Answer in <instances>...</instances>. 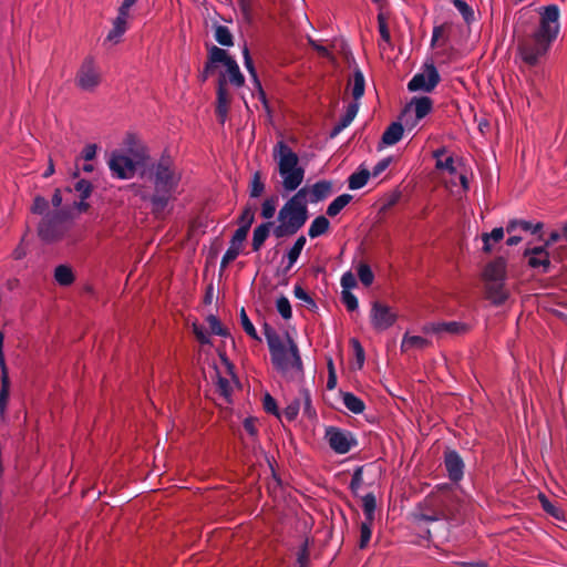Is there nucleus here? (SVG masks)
I'll list each match as a JSON object with an SVG mask.
<instances>
[{
    "label": "nucleus",
    "instance_id": "nucleus-8",
    "mask_svg": "<svg viewBox=\"0 0 567 567\" xmlns=\"http://www.w3.org/2000/svg\"><path fill=\"white\" fill-rule=\"evenodd\" d=\"M113 177L130 179L136 173L137 163L118 151H114L107 162Z\"/></svg>",
    "mask_w": 567,
    "mask_h": 567
},
{
    "label": "nucleus",
    "instance_id": "nucleus-31",
    "mask_svg": "<svg viewBox=\"0 0 567 567\" xmlns=\"http://www.w3.org/2000/svg\"><path fill=\"white\" fill-rule=\"evenodd\" d=\"M10 378L0 375V419L6 414L10 396Z\"/></svg>",
    "mask_w": 567,
    "mask_h": 567
},
{
    "label": "nucleus",
    "instance_id": "nucleus-30",
    "mask_svg": "<svg viewBox=\"0 0 567 567\" xmlns=\"http://www.w3.org/2000/svg\"><path fill=\"white\" fill-rule=\"evenodd\" d=\"M330 221L324 216L316 217L308 229V236L310 238H317L328 231Z\"/></svg>",
    "mask_w": 567,
    "mask_h": 567
},
{
    "label": "nucleus",
    "instance_id": "nucleus-10",
    "mask_svg": "<svg viewBox=\"0 0 567 567\" xmlns=\"http://www.w3.org/2000/svg\"><path fill=\"white\" fill-rule=\"evenodd\" d=\"M76 84L84 91H92L100 84V73L92 56L84 59L76 74Z\"/></svg>",
    "mask_w": 567,
    "mask_h": 567
},
{
    "label": "nucleus",
    "instance_id": "nucleus-42",
    "mask_svg": "<svg viewBox=\"0 0 567 567\" xmlns=\"http://www.w3.org/2000/svg\"><path fill=\"white\" fill-rule=\"evenodd\" d=\"M243 56H244V65H245L246 70L248 71L250 78L252 79L254 84L259 85L258 74H257L252 58L250 55V51L247 45H244V48H243Z\"/></svg>",
    "mask_w": 567,
    "mask_h": 567
},
{
    "label": "nucleus",
    "instance_id": "nucleus-51",
    "mask_svg": "<svg viewBox=\"0 0 567 567\" xmlns=\"http://www.w3.org/2000/svg\"><path fill=\"white\" fill-rule=\"evenodd\" d=\"M265 190V184L261 181V176L259 172H256L252 176L251 183H250V197L257 198L259 197Z\"/></svg>",
    "mask_w": 567,
    "mask_h": 567
},
{
    "label": "nucleus",
    "instance_id": "nucleus-14",
    "mask_svg": "<svg viewBox=\"0 0 567 567\" xmlns=\"http://www.w3.org/2000/svg\"><path fill=\"white\" fill-rule=\"evenodd\" d=\"M471 330V326L465 322H458V321H449V322H431L426 323L423 327L424 333H433V334H442V333H450V334H465Z\"/></svg>",
    "mask_w": 567,
    "mask_h": 567
},
{
    "label": "nucleus",
    "instance_id": "nucleus-19",
    "mask_svg": "<svg viewBox=\"0 0 567 567\" xmlns=\"http://www.w3.org/2000/svg\"><path fill=\"white\" fill-rule=\"evenodd\" d=\"M485 298L494 306H502L509 297L505 281H485Z\"/></svg>",
    "mask_w": 567,
    "mask_h": 567
},
{
    "label": "nucleus",
    "instance_id": "nucleus-7",
    "mask_svg": "<svg viewBox=\"0 0 567 567\" xmlns=\"http://www.w3.org/2000/svg\"><path fill=\"white\" fill-rule=\"evenodd\" d=\"M70 218V212L66 209L44 214L37 227L39 238L45 244L61 240L68 231Z\"/></svg>",
    "mask_w": 567,
    "mask_h": 567
},
{
    "label": "nucleus",
    "instance_id": "nucleus-35",
    "mask_svg": "<svg viewBox=\"0 0 567 567\" xmlns=\"http://www.w3.org/2000/svg\"><path fill=\"white\" fill-rule=\"evenodd\" d=\"M430 346V341L420 336H408L405 334L401 344V350L408 351L411 348L423 349Z\"/></svg>",
    "mask_w": 567,
    "mask_h": 567
},
{
    "label": "nucleus",
    "instance_id": "nucleus-36",
    "mask_svg": "<svg viewBox=\"0 0 567 567\" xmlns=\"http://www.w3.org/2000/svg\"><path fill=\"white\" fill-rule=\"evenodd\" d=\"M357 278L364 287H370L373 284L374 274L368 264L360 262L357 266Z\"/></svg>",
    "mask_w": 567,
    "mask_h": 567
},
{
    "label": "nucleus",
    "instance_id": "nucleus-54",
    "mask_svg": "<svg viewBox=\"0 0 567 567\" xmlns=\"http://www.w3.org/2000/svg\"><path fill=\"white\" fill-rule=\"evenodd\" d=\"M301 399L303 400V413L312 419L317 415L316 410L312 408L311 404V396L310 392L307 389H301L300 391Z\"/></svg>",
    "mask_w": 567,
    "mask_h": 567
},
{
    "label": "nucleus",
    "instance_id": "nucleus-13",
    "mask_svg": "<svg viewBox=\"0 0 567 567\" xmlns=\"http://www.w3.org/2000/svg\"><path fill=\"white\" fill-rule=\"evenodd\" d=\"M444 466L452 483H458L464 475V462L461 455L451 449L444 451Z\"/></svg>",
    "mask_w": 567,
    "mask_h": 567
},
{
    "label": "nucleus",
    "instance_id": "nucleus-56",
    "mask_svg": "<svg viewBox=\"0 0 567 567\" xmlns=\"http://www.w3.org/2000/svg\"><path fill=\"white\" fill-rule=\"evenodd\" d=\"M262 406L267 413H270L276 416H280V413H279V410L277 406V402L269 393L265 394L264 400H262Z\"/></svg>",
    "mask_w": 567,
    "mask_h": 567
},
{
    "label": "nucleus",
    "instance_id": "nucleus-50",
    "mask_svg": "<svg viewBox=\"0 0 567 567\" xmlns=\"http://www.w3.org/2000/svg\"><path fill=\"white\" fill-rule=\"evenodd\" d=\"M293 295L297 299L303 301L309 309L315 310L317 308L315 300L300 285L293 287Z\"/></svg>",
    "mask_w": 567,
    "mask_h": 567
},
{
    "label": "nucleus",
    "instance_id": "nucleus-62",
    "mask_svg": "<svg viewBox=\"0 0 567 567\" xmlns=\"http://www.w3.org/2000/svg\"><path fill=\"white\" fill-rule=\"evenodd\" d=\"M436 168L446 169L450 174L455 173L454 158L452 156H449L444 161H436Z\"/></svg>",
    "mask_w": 567,
    "mask_h": 567
},
{
    "label": "nucleus",
    "instance_id": "nucleus-24",
    "mask_svg": "<svg viewBox=\"0 0 567 567\" xmlns=\"http://www.w3.org/2000/svg\"><path fill=\"white\" fill-rule=\"evenodd\" d=\"M538 501L543 511L557 520H565V512L557 503H553L549 498L543 494H538Z\"/></svg>",
    "mask_w": 567,
    "mask_h": 567
},
{
    "label": "nucleus",
    "instance_id": "nucleus-15",
    "mask_svg": "<svg viewBox=\"0 0 567 567\" xmlns=\"http://www.w3.org/2000/svg\"><path fill=\"white\" fill-rule=\"evenodd\" d=\"M398 315L391 307L375 301L372 307V321L377 329L385 330L396 321Z\"/></svg>",
    "mask_w": 567,
    "mask_h": 567
},
{
    "label": "nucleus",
    "instance_id": "nucleus-9",
    "mask_svg": "<svg viewBox=\"0 0 567 567\" xmlns=\"http://www.w3.org/2000/svg\"><path fill=\"white\" fill-rule=\"evenodd\" d=\"M441 76L434 64H426L423 73H416L408 83V90L411 92L425 91L432 92L440 83Z\"/></svg>",
    "mask_w": 567,
    "mask_h": 567
},
{
    "label": "nucleus",
    "instance_id": "nucleus-61",
    "mask_svg": "<svg viewBox=\"0 0 567 567\" xmlns=\"http://www.w3.org/2000/svg\"><path fill=\"white\" fill-rule=\"evenodd\" d=\"M547 247L546 244L544 246H537V247H534V248H527L525 251H524V256L527 257H538V256H547L549 255L548 250H547Z\"/></svg>",
    "mask_w": 567,
    "mask_h": 567
},
{
    "label": "nucleus",
    "instance_id": "nucleus-37",
    "mask_svg": "<svg viewBox=\"0 0 567 567\" xmlns=\"http://www.w3.org/2000/svg\"><path fill=\"white\" fill-rule=\"evenodd\" d=\"M504 238V229L502 227L494 228L489 234L484 233L482 235V240L484 243L483 251L485 254H489L492 251V245L489 240L492 239L495 243L501 241Z\"/></svg>",
    "mask_w": 567,
    "mask_h": 567
},
{
    "label": "nucleus",
    "instance_id": "nucleus-29",
    "mask_svg": "<svg viewBox=\"0 0 567 567\" xmlns=\"http://www.w3.org/2000/svg\"><path fill=\"white\" fill-rule=\"evenodd\" d=\"M54 279L60 286H70L74 282L75 277L71 267L66 265H59L54 269Z\"/></svg>",
    "mask_w": 567,
    "mask_h": 567
},
{
    "label": "nucleus",
    "instance_id": "nucleus-20",
    "mask_svg": "<svg viewBox=\"0 0 567 567\" xmlns=\"http://www.w3.org/2000/svg\"><path fill=\"white\" fill-rule=\"evenodd\" d=\"M352 289H354V274L349 270L343 274L341 278V301L346 305L347 309L350 312L354 311V295L352 293Z\"/></svg>",
    "mask_w": 567,
    "mask_h": 567
},
{
    "label": "nucleus",
    "instance_id": "nucleus-58",
    "mask_svg": "<svg viewBox=\"0 0 567 567\" xmlns=\"http://www.w3.org/2000/svg\"><path fill=\"white\" fill-rule=\"evenodd\" d=\"M276 213V202L274 198L266 199L261 205V216L265 219H270Z\"/></svg>",
    "mask_w": 567,
    "mask_h": 567
},
{
    "label": "nucleus",
    "instance_id": "nucleus-26",
    "mask_svg": "<svg viewBox=\"0 0 567 567\" xmlns=\"http://www.w3.org/2000/svg\"><path fill=\"white\" fill-rule=\"evenodd\" d=\"M264 334L268 343L270 355L279 350L286 348L280 336L276 332V330L270 327L268 323L264 324Z\"/></svg>",
    "mask_w": 567,
    "mask_h": 567
},
{
    "label": "nucleus",
    "instance_id": "nucleus-43",
    "mask_svg": "<svg viewBox=\"0 0 567 567\" xmlns=\"http://www.w3.org/2000/svg\"><path fill=\"white\" fill-rule=\"evenodd\" d=\"M206 321L209 326L210 332L216 336L227 337L229 332L226 328L223 327L219 319L215 315H209L206 318Z\"/></svg>",
    "mask_w": 567,
    "mask_h": 567
},
{
    "label": "nucleus",
    "instance_id": "nucleus-27",
    "mask_svg": "<svg viewBox=\"0 0 567 567\" xmlns=\"http://www.w3.org/2000/svg\"><path fill=\"white\" fill-rule=\"evenodd\" d=\"M307 243V239L303 235L299 236L292 247L288 250L286 258H287V266L285 268V272L290 270L295 264L297 262L298 258L300 257V254Z\"/></svg>",
    "mask_w": 567,
    "mask_h": 567
},
{
    "label": "nucleus",
    "instance_id": "nucleus-5",
    "mask_svg": "<svg viewBox=\"0 0 567 567\" xmlns=\"http://www.w3.org/2000/svg\"><path fill=\"white\" fill-rule=\"evenodd\" d=\"M454 498V489L451 484H442L435 487L424 501L422 512L416 515L420 520L434 522L445 517L450 512V503Z\"/></svg>",
    "mask_w": 567,
    "mask_h": 567
},
{
    "label": "nucleus",
    "instance_id": "nucleus-33",
    "mask_svg": "<svg viewBox=\"0 0 567 567\" xmlns=\"http://www.w3.org/2000/svg\"><path fill=\"white\" fill-rule=\"evenodd\" d=\"M352 199L350 194H342L334 198L327 208V215L330 217L337 216Z\"/></svg>",
    "mask_w": 567,
    "mask_h": 567
},
{
    "label": "nucleus",
    "instance_id": "nucleus-39",
    "mask_svg": "<svg viewBox=\"0 0 567 567\" xmlns=\"http://www.w3.org/2000/svg\"><path fill=\"white\" fill-rule=\"evenodd\" d=\"M255 212H256V207L247 204L244 207L241 214L239 215V217L237 219V224L240 227H245L246 229L250 230V227L255 221Z\"/></svg>",
    "mask_w": 567,
    "mask_h": 567
},
{
    "label": "nucleus",
    "instance_id": "nucleus-44",
    "mask_svg": "<svg viewBox=\"0 0 567 567\" xmlns=\"http://www.w3.org/2000/svg\"><path fill=\"white\" fill-rule=\"evenodd\" d=\"M528 266L530 268H539L542 267V272L547 274L549 271V268L551 266L550 257L547 256H538V257H529L528 258Z\"/></svg>",
    "mask_w": 567,
    "mask_h": 567
},
{
    "label": "nucleus",
    "instance_id": "nucleus-41",
    "mask_svg": "<svg viewBox=\"0 0 567 567\" xmlns=\"http://www.w3.org/2000/svg\"><path fill=\"white\" fill-rule=\"evenodd\" d=\"M239 319H240V323H241V327L243 329L245 330V332L250 337L252 338L254 340H257V341H261L260 337L258 336L257 333V330L255 328V326L252 324V322L250 321L245 308H241L240 309V312H239Z\"/></svg>",
    "mask_w": 567,
    "mask_h": 567
},
{
    "label": "nucleus",
    "instance_id": "nucleus-16",
    "mask_svg": "<svg viewBox=\"0 0 567 567\" xmlns=\"http://www.w3.org/2000/svg\"><path fill=\"white\" fill-rule=\"evenodd\" d=\"M415 106V117L416 120H422L433 109V101L429 96L413 97L410 104H406L400 114V120L405 121L408 124L406 117L411 115L412 105Z\"/></svg>",
    "mask_w": 567,
    "mask_h": 567
},
{
    "label": "nucleus",
    "instance_id": "nucleus-22",
    "mask_svg": "<svg viewBox=\"0 0 567 567\" xmlns=\"http://www.w3.org/2000/svg\"><path fill=\"white\" fill-rule=\"evenodd\" d=\"M127 30V17L121 16L117 13V17L113 21V28L106 35L105 41L112 42L114 44L121 41L122 35Z\"/></svg>",
    "mask_w": 567,
    "mask_h": 567
},
{
    "label": "nucleus",
    "instance_id": "nucleus-49",
    "mask_svg": "<svg viewBox=\"0 0 567 567\" xmlns=\"http://www.w3.org/2000/svg\"><path fill=\"white\" fill-rule=\"evenodd\" d=\"M452 3L460 11L465 22L470 23L474 20V11L464 0H452Z\"/></svg>",
    "mask_w": 567,
    "mask_h": 567
},
{
    "label": "nucleus",
    "instance_id": "nucleus-53",
    "mask_svg": "<svg viewBox=\"0 0 567 567\" xmlns=\"http://www.w3.org/2000/svg\"><path fill=\"white\" fill-rule=\"evenodd\" d=\"M217 375V389L220 395H223L226 400H228L231 395V386L228 379L221 377L219 371L216 369Z\"/></svg>",
    "mask_w": 567,
    "mask_h": 567
},
{
    "label": "nucleus",
    "instance_id": "nucleus-38",
    "mask_svg": "<svg viewBox=\"0 0 567 567\" xmlns=\"http://www.w3.org/2000/svg\"><path fill=\"white\" fill-rule=\"evenodd\" d=\"M215 40L224 47L234 45V37L226 25H217L214 33Z\"/></svg>",
    "mask_w": 567,
    "mask_h": 567
},
{
    "label": "nucleus",
    "instance_id": "nucleus-2",
    "mask_svg": "<svg viewBox=\"0 0 567 567\" xmlns=\"http://www.w3.org/2000/svg\"><path fill=\"white\" fill-rule=\"evenodd\" d=\"M151 174L154 193L150 196L144 195L142 198L150 200L152 214L156 218H164L168 204L174 198L179 178L173 169L171 158L165 156L153 165Z\"/></svg>",
    "mask_w": 567,
    "mask_h": 567
},
{
    "label": "nucleus",
    "instance_id": "nucleus-59",
    "mask_svg": "<svg viewBox=\"0 0 567 567\" xmlns=\"http://www.w3.org/2000/svg\"><path fill=\"white\" fill-rule=\"evenodd\" d=\"M193 333L195 334L196 339L202 344H210V338L209 334L205 331L204 327L193 323L192 326Z\"/></svg>",
    "mask_w": 567,
    "mask_h": 567
},
{
    "label": "nucleus",
    "instance_id": "nucleus-18",
    "mask_svg": "<svg viewBox=\"0 0 567 567\" xmlns=\"http://www.w3.org/2000/svg\"><path fill=\"white\" fill-rule=\"evenodd\" d=\"M230 104V96L226 89V79L224 74H220L218 79L217 86V104H216V115L221 124L225 123L228 114V109Z\"/></svg>",
    "mask_w": 567,
    "mask_h": 567
},
{
    "label": "nucleus",
    "instance_id": "nucleus-4",
    "mask_svg": "<svg viewBox=\"0 0 567 567\" xmlns=\"http://www.w3.org/2000/svg\"><path fill=\"white\" fill-rule=\"evenodd\" d=\"M278 162V172L282 178V187L286 192L299 188L305 179V168L299 165V157L284 141H279L272 151Z\"/></svg>",
    "mask_w": 567,
    "mask_h": 567
},
{
    "label": "nucleus",
    "instance_id": "nucleus-40",
    "mask_svg": "<svg viewBox=\"0 0 567 567\" xmlns=\"http://www.w3.org/2000/svg\"><path fill=\"white\" fill-rule=\"evenodd\" d=\"M219 49L216 45H213L208 51V58L204 65V69L199 75V80L202 82H206L210 74H213L217 68V63H220V61H214L213 53L215 50Z\"/></svg>",
    "mask_w": 567,
    "mask_h": 567
},
{
    "label": "nucleus",
    "instance_id": "nucleus-34",
    "mask_svg": "<svg viewBox=\"0 0 567 567\" xmlns=\"http://www.w3.org/2000/svg\"><path fill=\"white\" fill-rule=\"evenodd\" d=\"M354 120V102H349L347 112L341 121L332 128L330 136H337L343 128L349 126L351 122Z\"/></svg>",
    "mask_w": 567,
    "mask_h": 567
},
{
    "label": "nucleus",
    "instance_id": "nucleus-25",
    "mask_svg": "<svg viewBox=\"0 0 567 567\" xmlns=\"http://www.w3.org/2000/svg\"><path fill=\"white\" fill-rule=\"evenodd\" d=\"M271 226V221H266L254 229L251 241V247L254 251L260 250V248L262 247V245L265 244L266 239L269 236Z\"/></svg>",
    "mask_w": 567,
    "mask_h": 567
},
{
    "label": "nucleus",
    "instance_id": "nucleus-52",
    "mask_svg": "<svg viewBox=\"0 0 567 567\" xmlns=\"http://www.w3.org/2000/svg\"><path fill=\"white\" fill-rule=\"evenodd\" d=\"M74 189L80 194L81 199H86L90 197V195L93 190V185L90 181L79 179L74 184Z\"/></svg>",
    "mask_w": 567,
    "mask_h": 567
},
{
    "label": "nucleus",
    "instance_id": "nucleus-1",
    "mask_svg": "<svg viewBox=\"0 0 567 567\" xmlns=\"http://www.w3.org/2000/svg\"><path fill=\"white\" fill-rule=\"evenodd\" d=\"M538 13V23L517 37L519 56L528 66L539 64L557 39L560 30L559 9L556 4L540 7Z\"/></svg>",
    "mask_w": 567,
    "mask_h": 567
},
{
    "label": "nucleus",
    "instance_id": "nucleus-47",
    "mask_svg": "<svg viewBox=\"0 0 567 567\" xmlns=\"http://www.w3.org/2000/svg\"><path fill=\"white\" fill-rule=\"evenodd\" d=\"M31 212L35 215H41L42 217L44 216V214L50 213L48 199L41 195H37L33 198Z\"/></svg>",
    "mask_w": 567,
    "mask_h": 567
},
{
    "label": "nucleus",
    "instance_id": "nucleus-28",
    "mask_svg": "<svg viewBox=\"0 0 567 567\" xmlns=\"http://www.w3.org/2000/svg\"><path fill=\"white\" fill-rule=\"evenodd\" d=\"M362 512L364 516V520L368 523H374L375 519V511H377V499L372 493H368L362 497Z\"/></svg>",
    "mask_w": 567,
    "mask_h": 567
},
{
    "label": "nucleus",
    "instance_id": "nucleus-63",
    "mask_svg": "<svg viewBox=\"0 0 567 567\" xmlns=\"http://www.w3.org/2000/svg\"><path fill=\"white\" fill-rule=\"evenodd\" d=\"M239 255H237L234 250H226V252L224 254L221 260H220V265H219V270L220 271H224L228 265L234 261Z\"/></svg>",
    "mask_w": 567,
    "mask_h": 567
},
{
    "label": "nucleus",
    "instance_id": "nucleus-6",
    "mask_svg": "<svg viewBox=\"0 0 567 567\" xmlns=\"http://www.w3.org/2000/svg\"><path fill=\"white\" fill-rule=\"evenodd\" d=\"M288 343V349L284 348L270 355L271 363L287 380L293 381L302 379L303 368L298 346L289 337Z\"/></svg>",
    "mask_w": 567,
    "mask_h": 567
},
{
    "label": "nucleus",
    "instance_id": "nucleus-12",
    "mask_svg": "<svg viewBox=\"0 0 567 567\" xmlns=\"http://www.w3.org/2000/svg\"><path fill=\"white\" fill-rule=\"evenodd\" d=\"M324 439L328 441L331 450L338 454H346L351 449L352 440L339 427L328 426L326 429Z\"/></svg>",
    "mask_w": 567,
    "mask_h": 567
},
{
    "label": "nucleus",
    "instance_id": "nucleus-60",
    "mask_svg": "<svg viewBox=\"0 0 567 567\" xmlns=\"http://www.w3.org/2000/svg\"><path fill=\"white\" fill-rule=\"evenodd\" d=\"M252 3H254V0H238V4L241 10V13L247 21H249L251 19Z\"/></svg>",
    "mask_w": 567,
    "mask_h": 567
},
{
    "label": "nucleus",
    "instance_id": "nucleus-17",
    "mask_svg": "<svg viewBox=\"0 0 567 567\" xmlns=\"http://www.w3.org/2000/svg\"><path fill=\"white\" fill-rule=\"evenodd\" d=\"M484 281H505L507 278V261L504 257H496L489 261L482 274Z\"/></svg>",
    "mask_w": 567,
    "mask_h": 567
},
{
    "label": "nucleus",
    "instance_id": "nucleus-46",
    "mask_svg": "<svg viewBox=\"0 0 567 567\" xmlns=\"http://www.w3.org/2000/svg\"><path fill=\"white\" fill-rule=\"evenodd\" d=\"M372 526H373V523H368V520H363L360 525L359 547L361 549L365 548L370 543L371 535H372Z\"/></svg>",
    "mask_w": 567,
    "mask_h": 567
},
{
    "label": "nucleus",
    "instance_id": "nucleus-21",
    "mask_svg": "<svg viewBox=\"0 0 567 567\" xmlns=\"http://www.w3.org/2000/svg\"><path fill=\"white\" fill-rule=\"evenodd\" d=\"M332 193V183L329 181H319L311 187H308L307 199L309 203H319L328 198Z\"/></svg>",
    "mask_w": 567,
    "mask_h": 567
},
{
    "label": "nucleus",
    "instance_id": "nucleus-64",
    "mask_svg": "<svg viewBox=\"0 0 567 567\" xmlns=\"http://www.w3.org/2000/svg\"><path fill=\"white\" fill-rule=\"evenodd\" d=\"M97 146L95 144H87L82 151V158L86 162L93 161L96 156Z\"/></svg>",
    "mask_w": 567,
    "mask_h": 567
},
{
    "label": "nucleus",
    "instance_id": "nucleus-48",
    "mask_svg": "<svg viewBox=\"0 0 567 567\" xmlns=\"http://www.w3.org/2000/svg\"><path fill=\"white\" fill-rule=\"evenodd\" d=\"M276 308L285 320H288L292 317L291 305L287 297L280 296L276 301Z\"/></svg>",
    "mask_w": 567,
    "mask_h": 567
},
{
    "label": "nucleus",
    "instance_id": "nucleus-11",
    "mask_svg": "<svg viewBox=\"0 0 567 567\" xmlns=\"http://www.w3.org/2000/svg\"><path fill=\"white\" fill-rule=\"evenodd\" d=\"M214 61H220L226 66L229 75V82L236 87H241L245 84V76L240 72L239 65L234 58H231L226 50L217 49L213 53Z\"/></svg>",
    "mask_w": 567,
    "mask_h": 567
},
{
    "label": "nucleus",
    "instance_id": "nucleus-57",
    "mask_svg": "<svg viewBox=\"0 0 567 567\" xmlns=\"http://www.w3.org/2000/svg\"><path fill=\"white\" fill-rule=\"evenodd\" d=\"M378 24H379V32H380L381 39L389 43L391 40V34H390V30L388 28L386 19L384 17V14L381 12L378 14Z\"/></svg>",
    "mask_w": 567,
    "mask_h": 567
},
{
    "label": "nucleus",
    "instance_id": "nucleus-23",
    "mask_svg": "<svg viewBox=\"0 0 567 567\" xmlns=\"http://www.w3.org/2000/svg\"><path fill=\"white\" fill-rule=\"evenodd\" d=\"M403 132L401 122H392L383 132L381 141L385 145H394L402 138Z\"/></svg>",
    "mask_w": 567,
    "mask_h": 567
},
{
    "label": "nucleus",
    "instance_id": "nucleus-3",
    "mask_svg": "<svg viewBox=\"0 0 567 567\" xmlns=\"http://www.w3.org/2000/svg\"><path fill=\"white\" fill-rule=\"evenodd\" d=\"M308 187H301L279 209V224L274 228L277 238L289 237L298 233L308 220Z\"/></svg>",
    "mask_w": 567,
    "mask_h": 567
},
{
    "label": "nucleus",
    "instance_id": "nucleus-55",
    "mask_svg": "<svg viewBox=\"0 0 567 567\" xmlns=\"http://www.w3.org/2000/svg\"><path fill=\"white\" fill-rule=\"evenodd\" d=\"M299 410H300V400L296 399L285 408V410L282 411V414L287 421L291 422L297 417Z\"/></svg>",
    "mask_w": 567,
    "mask_h": 567
},
{
    "label": "nucleus",
    "instance_id": "nucleus-45",
    "mask_svg": "<svg viewBox=\"0 0 567 567\" xmlns=\"http://www.w3.org/2000/svg\"><path fill=\"white\" fill-rule=\"evenodd\" d=\"M297 563L299 567H309L310 551H309V538H306L301 544L297 553Z\"/></svg>",
    "mask_w": 567,
    "mask_h": 567
},
{
    "label": "nucleus",
    "instance_id": "nucleus-32",
    "mask_svg": "<svg viewBox=\"0 0 567 567\" xmlns=\"http://www.w3.org/2000/svg\"><path fill=\"white\" fill-rule=\"evenodd\" d=\"M516 227L522 228L525 231H532L533 234H536L540 231L544 227L543 223H537L536 225H533L530 221L523 220V219H513L508 223L506 227V231L511 234L516 229Z\"/></svg>",
    "mask_w": 567,
    "mask_h": 567
}]
</instances>
